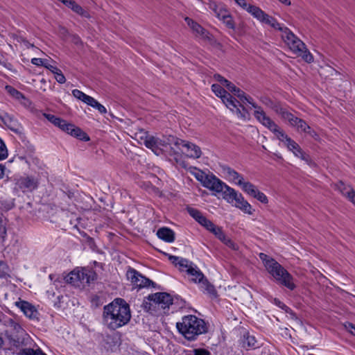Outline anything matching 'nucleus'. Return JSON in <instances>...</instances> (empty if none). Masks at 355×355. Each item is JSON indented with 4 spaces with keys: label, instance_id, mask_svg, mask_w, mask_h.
<instances>
[{
    "label": "nucleus",
    "instance_id": "e2e57ef3",
    "mask_svg": "<svg viewBox=\"0 0 355 355\" xmlns=\"http://www.w3.org/2000/svg\"><path fill=\"white\" fill-rule=\"evenodd\" d=\"M5 169V166L0 164V180L3 178Z\"/></svg>",
    "mask_w": 355,
    "mask_h": 355
},
{
    "label": "nucleus",
    "instance_id": "1a4fd4ad",
    "mask_svg": "<svg viewBox=\"0 0 355 355\" xmlns=\"http://www.w3.org/2000/svg\"><path fill=\"white\" fill-rule=\"evenodd\" d=\"M202 185L212 191L221 193L223 199L224 196L227 193V189L231 188L214 175H207L203 181Z\"/></svg>",
    "mask_w": 355,
    "mask_h": 355
},
{
    "label": "nucleus",
    "instance_id": "c03bdc74",
    "mask_svg": "<svg viewBox=\"0 0 355 355\" xmlns=\"http://www.w3.org/2000/svg\"><path fill=\"white\" fill-rule=\"evenodd\" d=\"M73 11L78 15L89 18L90 17L89 12L85 10L80 5L77 4L73 8Z\"/></svg>",
    "mask_w": 355,
    "mask_h": 355
},
{
    "label": "nucleus",
    "instance_id": "4be33fe9",
    "mask_svg": "<svg viewBox=\"0 0 355 355\" xmlns=\"http://www.w3.org/2000/svg\"><path fill=\"white\" fill-rule=\"evenodd\" d=\"M259 100L263 104H264L265 105L268 106V107H270L271 109H272L275 112L279 114L281 116L282 115V112H284L286 110V109L282 107L279 103L274 102L269 97H268L266 96H261Z\"/></svg>",
    "mask_w": 355,
    "mask_h": 355
},
{
    "label": "nucleus",
    "instance_id": "3c124183",
    "mask_svg": "<svg viewBox=\"0 0 355 355\" xmlns=\"http://www.w3.org/2000/svg\"><path fill=\"white\" fill-rule=\"evenodd\" d=\"M46 59H42V58H34L31 60V63L35 66H43L46 64Z\"/></svg>",
    "mask_w": 355,
    "mask_h": 355
},
{
    "label": "nucleus",
    "instance_id": "5701e85b",
    "mask_svg": "<svg viewBox=\"0 0 355 355\" xmlns=\"http://www.w3.org/2000/svg\"><path fill=\"white\" fill-rule=\"evenodd\" d=\"M157 236L162 240L171 243L175 240L174 232L168 227L159 228L157 232Z\"/></svg>",
    "mask_w": 355,
    "mask_h": 355
},
{
    "label": "nucleus",
    "instance_id": "79ce46f5",
    "mask_svg": "<svg viewBox=\"0 0 355 355\" xmlns=\"http://www.w3.org/2000/svg\"><path fill=\"white\" fill-rule=\"evenodd\" d=\"M236 3L241 6L242 8L245 9L247 12L250 13V9L252 8H258L256 6L248 4L245 0H236Z\"/></svg>",
    "mask_w": 355,
    "mask_h": 355
},
{
    "label": "nucleus",
    "instance_id": "13d9d810",
    "mask_svg": "<svg viewBox=\"0 0 355 355\" xmlns=\"http://www.w3.org/2000/svg\"><path fill=\"white\" fill-rule=\"evenodd\" d=\"M224 86H225L227 88V89L232 93L236 92V90L239 89L237 87H236L233 83H232L229 80H228V83H225V85Z\"/></svg>",
    "mask_w": 355,
    "mask_h": 355
},
{
    "label": "nucleus",
    "instance_id": "9b49d317",
    "mask_svg": "<svg viewBox=\"0 0 355 355\" xmlns=\"http://www.w3.org/2000/svg\"><path fill=\"white\" fill-rule=\"evenodd\" d=\"M250 14L256 18L257 20L260 21L262 23H265L266 24L270 25L271 27L276 30H279V31H282V29L286 26L280 24L276 19L268 15L264 11H263L260 8H252L250 9Z\"/></svg>",
    "mask_w": 355,
    "mask_h": 355
},
{
    "label": "nucleus",
    "instance_id": "20e7f679",
    "mask_svg": "<svg viewBox=\"0 0 355 355\" xmlns=\"http://www.w3.org/2000/svg\"><path fill=\"white\" fill-rule=\"evenodd\" d=\"M96 279L97 275L96 272L87 268H75L65 277V280L68 284L77 288L85 287Z\"/></svg>",
    "mask_w": 355,
    "mask_h": 355
},
{
    "label": "nucleus",
    "instance_id": "6e6552de",
    "mask_svg": "<svg viewBox=\"0 0 355 355\" xmlns=\"http://www.w3.org/2000/svg\"><path fill=\"white\" fill-rule=\"evenodd\" d=\"M227 193L224 196L228 203L232 204L235 207L239 209L245 214L252 215L253 214V209L251 205L244 199L243 195L236 191L233 188L227 189Z\"/></svg>",
    "mask_w": 355,
    "mask_h": 355
},
{
    "label": "nucleus",
    "instance_id": "de8ad7c7",
    "mask_svg": "<svg viewBox=\"0 0 355 355\" xmlns=\"http://www.w3.org/2000/svg\"><path fill=\"white\" fill-rule=\"evenodd\" d=\"M211 232L213 233L220 241V239H224L225 233L221 227L216 226V227Z\"/></svg>",
    "mask_w": 355,
    "mask_h": 355
},
{
    "label": "nucleus",
    "instance_id": "a878e982",
    "mask_svg": "<svg viewBox=\"0 0 355 355\" xmlns=\"http://www.w3.org/2000/svg\"><path fill=\"white\" fill-rule=\"evenodd\" d=\"M161 144V141L154 137H148L144 141L145 146L152 150L156 155H159L160 148L159 146Z\"/></svg>",
    "mask_w": 355,
    "mask_h": 355
},
{
    "label": "nucleus",
    "instance_id": "72a5a7b5",
    "mask_svg": "<svg viewBox=\"0 0 355 355\" xmlns=\"http://www.w3.org/2000/svg\"><path fill=\"white\" fill-rule=\"evenodd\" d=\"M211 90L218 97L220 98L221 100L224 98L223 96L226 97V94H229L224 88L218 84H213L211 85Z\"/></svg>",
    "mask_w": 355,
    "mask_h": 355
},
{
    "label": "nucleus",
    "instance_id": "cd10ccee",
    "mask_svg": "<svg viewBox=\"0 0 355 355\" xmlns=\"http://www.w3.org/2000/svg\"><path fill=\"white\" fill-rule=\"evenodd\" d=\"M200 284V289L204 292L209 294L210 295H216V291L214 286L209 282L207 278L205 277L202 282H198Z\"/></svg>",
    "mask_w": 355,
    "mask_h": 355
},
{
    "label": "nucleus",
    "instance_id": "bb28decb",
    "mask_svg": "<svg viewBox=\"0 0 355 355\" xmlns=\"http://www.w3.org/2000/svg\"><path fill=\"white\" fill-rule=\"evenodd\" d=\"M242 346L246 349H255L258 347V344L254 336L246 333L243 335L242 338Z\"/></svg>",
    "mask_w": 355,
    "mask_h": 355
},
{
    "label": "nucleus",
    "instance_id": "412c9836",
    "mask_svg": "<svg viewBox=\"0 0 355 355\" xmlns=\"http://www.w3.org/2000/svg\"><path fill=\"white\" fill-rule=\"evenodd\" d=\"M1 119L5 125L12 132L16 133H20L21 132V126L13 116L6 114L1 117Z\"/></svg>",
    "mask_w": 355,
    "mask_h": 355
},
{
    "label": "nucleus",
    "instance_id": "473e14b6",
    "mask_svg": "<svg viewBox=\"0 0 355 355\" xmlns=\"http://www.w3.org/2000/svg\"><path fill=\"white\" fill-rule=\"evenodd\" d=\"M189 172L193 174L196 178L200 181L202 184L203 183L204 180H205V178H207V175H205L204 172L196 167H191L190 166L189 168H187Z\"/></svg>",
    "mask_w": 355,
    "mask_h": 355
},
{
    "label": "nucleus",
    "instance_id": "6ab92c4d",
    "mask_svg": "<svg viewBox=\"0 0 355 355\" xmlns=\"http://www.w3.org/2000/svg\"><path fill=\"white\" fill-rule=\"evenodd\" d=\"M185 21L196 35L201 36L202 38H209V33L199 24L189 17H185Z\"/></svg>",
    "mask_w": 355,
    "mask_h": 355
},
{
    "label": "nucleus",
    "instance_id": "4c0bfd02",
    "mask_svg": "<svg viewBox=\"0 0 355 355\" xmlns=\"http://www.w3.org/2000/svg\"><path fill=\"white\" fill-rule=\"evenodd\" d=\"M6 90L12 96H13L16 99L19 100L25 98L24 95L21 92H20L19 91L17 90L16 89L11 86H6Z\"/></svg>",
    "mask_w": 355,
    "mask_h": 355
},
{
    "label": "nucleus",
    "instance_id": "c9c22d12",
    "mask_svg": "<svg viewBox=\"0 0 355 355\" xmlns=\"http://www.w3.org/2000/svg\"><path fill=\"white\" fill-rule=\"evenodd\" d=\"M87 105L96 109L101 114H105L107 112L106 108L93 97Z\"/></svg>",
    "mask_w": 355,
    "mask_h": 355
},
{
    "label": "nucleus",
    "instance_id": "0e129e2a",
    "mask_svg": "<svg viewBox=\"0 0 355 355\" xmlns=\"http://www.w3.org/2000/svg\"><path fill=\"white\" fill-rule=\"evenodd\" d=\"M252 102H254L252 98L246 95L245 98H244V103H248L250 105Z\"/></svg>",
    "mask_w": 355,
    "mask_h": 355
},
{
    "label": "nucleus",
    "instance_id": "49530a36",
    "mask_svg": "<svg viewBox=\"0 0 355 355\" xmlns=\"http://www.w3.org/2000/svg\"><path fill=\"white\" fill-rule=\"evenodd\" d=\"M202 226L205 227L207 230L211 232L216 227V225H214L211 220H208L207 218L202 222L200 224Z\"/></svg>",
    "mask_w": 355,
    "mask_h": 355
},
{
    "label": "nucleus",
    "instance_id": "423d86ee",
    "mask_svg": "<svg viewBox=\"0 0 355 355\" xmlns=\"http://www.w3.org/2000/svg\"><path fill=\"white\" fill-rule=\"evenodd\" d=\"M270 264H267L266 270L272 277L280 284L284 286L291 291L295 288L292 275L276 260L270 261Z\"/></svg>",
    "mask_w": 355,
    "mask_h": 355
},
{
    "label": "nucleus",
    "instance_id": "37998d69",
    "mask_svg": "<svg viewBox=\"0 0 355 355\" xmlns=\"http://www.w3.org/2000/svg\"><path fill=\"white\" fill-rule=\"evenodd\" d=\"M222 21L225 24V26L228 28H230L232 30L235 29V24H234V20L232 19V17L230 14L228 15Z\"/></svg>",
    "mask_w": 355,
    "mask_h": 355
},
{
    "label": "nucleus",
    "instance_id": "ea45409f",
    "mask_svg": "<svg viewBox=\"0 0 355 355\" xmlns=\"http://www.w3.org/2000/svg\"><path fill=\"white\" fill-rule=\"evenodd\" d=\"M252 197L263 204H267L268 202L267 196L259 189L257 190L256 193L253 195Z\"/></svg>",
    "mask_w": 355,
    "mask_h": 355
},
{
    "label": "nucleus",
    "instance_id": "4d7b16f0",
    "mask_svg": "<svg viewBox=\"0 0 355 355\" xmlns=\"http://www.w3.org/2000/svg\"><path fill=\"white\" fill-rule=\"evenodd\" d=\"M46 64L44 65L45 68L50 70L53 73H55L56 71H60V69L58 67L53 66L49 63L48 60H46Z\"/></svg>",
    "mask_w": 355,
    "mask_h": 355
},
{
    "label": "nucleus",
    "instance_id": "338daca9",
    "mask_svg": "<svg viewBox=\"0 0 355 355\" xmlns=\"http://www.w3.org/2000/svg\"><path fill=\"white\" fill-rule=\"evenodd\" d=\"M180 165L184 168H187V166L184 162H180Z\"/></svg>",
    "mask_w": 355,
    "mask_h": 355
},
{
    "label": "nucleus",
    "instance_id": "58836bf2",
    "mask_svg": "<svg viewBox=\"0 0 355 355\" xmlns=\"http://www.w3.org/2000/svg\"><path fill=\"white\" fill-rule=\"evenodd\" d=\"M220 241L228 248L233 250H237L239 247L236 243H235L231 239L227 237L225 234L224 235V239H220Z\"/></svg>",
    "mask_w": 355,
    "mask_h": 355
},
{
    "label": "nucleus",
    "instance_id": "a19ab883",
    "mask_svg": "<svg viewBox=\"0 0 355 355\" xmlns=\"http://www.w3.org/2000/svg\"><path fill=\"white\" fill-rule=\"evenodd\" d=\"M7 235V230L3 220L0 217V242L3 243Z\"/></svg>",
    "mask_w": 355,
    "mask_h": 355
},
{
    "label": "nucleus",
    "instance_id": "774afa93",
    "mask_svg": "<svg viewBox=\"0 0 355 355\" xmlns=\"http://www.w3.org/2000/svg\"><path fill=\"white\" fill-rule=\"evenodd\" d=\"M239 107L242 108V110H243V111H244V112H246V110H245V108L243 105H241V104H239Z\"/></svg>",
    "mask_w": 355,
    "mask_h": 355
},
{
    "label": "nucleus",
    "instance_id": "dca6fc26",
    "mask_svg": "<svg viewBox=\"0 0 355 355\" xmlns=\"http://www.w3.org/2000/svg\"><path fill=\"white\" fill-rule=\"evenodd\" d=\"M15 305L20 309L24 314L30 319H35L37 317V310L27 301L20 300L15 302Z\"/></svg>",
    "mask_w": 355,
    "mask_h": 355
},
{
    "label": "nucleus",
    "instance_id": "2f4dec72",
    "mask_svg": "<svg viewBox=\"0 0 355 355\" xmlns=\"http://www.w3.org/2000/svg\"><path fill=\"white\" fill-rule=\"evenodd\" d=\"M72 94L74 97L82 101L86 104H88L90 101V99L92 98V96L85 94L84 92L77 89H73L72 91Z\"/></svg>",
    "mask_w": 355,
    "mask_h": 355
},
{
    "label": "nucleus",
    "instance_id": "7c9ffc66",
    "mask_svg": "<svg viewBox=\"0 0 355 355\" xmlns=\"http://www.w3.org/2000/svg\"><path fill=\"white\" fill-rule=\"evenodd\" d=\"M213 10L216 17L220 21H223L228 15L230 14L227 9L224 8L221 6L215 5Z\"/></svg>",
    "mask_w": 355,
    "mask_h": 355
},
{
    "label": "nucleus",
    "instance_id": "0eeeda50",
    "mask_svg": "<svg viewBox=\"0 0 355 355\" xmlns=\"http://www.w3.org/2000/svg\"><path fill=\"white\" fill-rule=\"evenodd\" d=\"M43 115L49 122L69 135L82 141H87L89 140V136L73 124L67 123V121L51 114L44 113Z\"/></svg>",
    "mask_w": 355,
    "mask_h": 355
},
{
    "label": "nucleus",
    "instance_id": "ddd939ff",
    "mask_svg": "<svg viewBox=\"0 0 355 355\" xmlns=\"http://www.w3.org/2000/svg\"><path fill=\"white\" fill-rule=\"evenodd\" d=\"M148 299L153 302L155 305H157L158 308L162 309L169 308V306L173 304L172 297L166 293H153L149 295Z\"/></svg>",
    "mask_w": 355,
    "mask_h": 355
},
{
    "label": "nucleus",
    "instance_id": "052dcab7",
    "mask_svg": "<svg viewBox=\"0 0 355 355\" xmlns=\"http://www.w3.org/2000/svg\"><path fill=\"white\" fill-rule=\"evenodd\" d=\"M275 304L279 308L286 310V312H288V309L291 311V309L283 302H282L279 300L275 299Z\"/></svg>",
    "mask_w": 355,
    "mask_h": 355
},
{
    "label": "nucleus",
    "instance_id": "8fccbe9b",
    "mask_svg": "<svg viewBox=\"0 0 355 355\" xmlns=\"http://www.w3.org/2000/svg\"><path fill=\"white\" fill-rule=\"evenodd\" d=\"M259 258L263 261L264 266L266 268L267 264H270V261L275 260L273 258L269 257L267 254L264 253L259 254Z\"/></svg>",
    "mask_w": 355,
    "mask_h": 355
},
{
    "label": "nucleus",
    "instance_id": "f3484780",
    "mask_svg": "<svg viewBox=\"0 0 355 355\" xmlns=\"http://www.w3.org/2000/svg\"><path fill=\"white\" fill-rule=\"evenodd\" d=\"M222 100L223 103L228 107L231 111L234 112L238 117L245 119V114H243L241 109L238 107L239 101H236L230 93L226 94V97L223 96Z\"/></svg>",
    "mask_w": 355,
    "mask_h": 355
},
{
    "label": "nucleus",
    "instance_id": "7ed1b4c3",
    "mask_svg": "<svg viewBox=\"0 0 355 355\" xmlns=\"http://www.w3.org/2000/svg\"><path fill=\"white\" fill-rule=\"evenodd\" d=\"M281 37L289 49L309 63L313 61L312 54L308 51L305 44L299 39L288 28L282 29Z\"/></svg>",
    "mask_w": 355,
    "mask_h": 355
},
{
    "label": "nucleus",
    "instance_id": "6e6d98bb",
    "mask_svg": "<svg viewBox=\"0 0 355 355\" xmlns=\"http://www.w3.org/2000/svg\"><path fill=\"white\" fill-rule=\"evenodd\" d=\"M214 79L219 82L222 85H225V83H228V80L220 76V74H215L214 76Z\"/></svg>",
    "mask_w": 355,
    "mask_h": 355
},
{
    "label": "nucleus",
    "instance_id": "e433bc0d",
    "mask_svg": "<svg viewBox=\"0 0 355 355\" xmlns=\"http://www.w3.org/2000/svg\"><path fill=\"white\" fill-rule=\"evenodd\" d=\"M9 277L8 266L5 262L0 261V279H7Z\"/></svg>",
    "mask_w": 355,
    "mask_h": 355
},
{
    "label": "nucleus",
    "instance_id": "9d476101",
    "mask_svg": "<svg viewBox=\"0 0 355 355\" xmlns=\"http://www.w3.org/2000/svg\"><path fill=\"white\" fill-rule=\"evenodd\" d=\"M126 276L128 279H129L132 284H133L136 288H147L150 286L154 287L155 284L153 281L143 276L132 268H128L126 272Z\"/></svg>",
    "mask_w": 355,
    "mask_h": 355
},
{
    "label": "nucleus",
    "instance_id": "69168bd1",
    "mask_svg": "<svg viewBox=\"0 0 355 355\" xmlns=\"http://www.w3.org/2000/svg\"><path fill=\"white\" fill-rule=\"evenodd\" d=\"M350 326H351V333L354 335H355V326H354L353 324H350Z\"/></svg>",
    "mask_w": 355,
    "mask_h": 355
},
{
    "label": "nucleus",
    "instance_id": "2eb2a0df",
    "mask_svg": "<svg viewBox=\"0 0 355 355\" xmlns=\"http://www.w3.org/2000/svg\"><path fill=\"white\" fill-rule=\"evenodd\" d=\"M254 108L256 109L254 111V115L255 118L265 127L268 128L271 132L273 131V128H270V123H273L274 125H277L269 116H268L263 109L259 106L254 102H252L250 104Z\"/></svg>",
    "mask_w": 355,
    "mask_h": 355
},
{
    "label": "nucleus",
    "instance_id": "f03ea898",
    "mask_svg": "<svg viewBox=\"0 0 355 355\" xmlns=\"http://www.w3.org/2000/svg\"><path fill=\"white\" fill-rule=\"evenodd\" d=\"M176 327L187 340H196L200 335L208 331V326L204 320L194 315H187L176 323Z\"/></svg>",
    "mask_w": 355,
    "mask_h": 355
},
{
    "label": "nucleus",
    "instance_id": "09e8293b",
    "mask_svg": "<svg viewBox=\"0 0 355 355\" xmlns=\"http://www.w3.org/2000/svg\"><path fill=\"white\" fill-rule=\"evenodd\" d=\"M54 74L55 78L58 83L63 84L66 82V78L60 69V71H56Z\"/></svg>",
    "mask_w": 355,
    "mask_h": 355
},
{
    "label": "nucleus",
    "instance_id": "b1692460",
    "mask_svg": "<svg viewBox=\"0 0 355 355\" xmlns=\"http://www.w3.org/2000/svg\"><path fill=\"white\" fill-rule=\"evenodd\" d=\"M19 187L25 191H32L37 187V183L33 178L26 177L19 180Z\"/></svg>",
    "mask_w": 355,
    "mask_h": 355
},
{
    "label": "nucleus",
    "instance_id": "f704fd0d",
    "mask_svg": "<svg viewBox=\"0 0 355 355\" xmlns=\"http://www.w3.org/2000/svg\"><path fill=\"white\" fill-rule=\"evenodd\" d=\"M194 263L187 259L181 258V260L178 262V264L176 267H178L179 270L181 271H186L188 272V270L191 266H192Z\"/></svg>",
    "mask_w": 355,
    "mask_h": 355
},
{
    "label": "nucleus",
    "instance_id": "39448f33",
    "mask_svg": "<svg viewBox=\"0 0 355 355\" xmlns=\"http://www.w3.org/2000/svg\"><path fill=\"white\" fill-rule=\"evenodd\" d=\"M271 127L273 128L272 132L275 134V137L280 141L283 142L287 148L295 155V156L304 160L308 164H311V160L310 156L303 151L297 143L289 137L277 125L270 123V128Z\"/></svg>",
    "mask_w": 355,
    "mask_h": 355
},
{
    "label": "nucleus",
    "instance_id": "bf43d9fd",
    "mask_svg": "<svg viewBox=\"0 0 355 355\" xmlns=\"http://www.w3.org/2000/svg\"><path fill=\"white\" fill-rule=\"evenodd\" d=\"M181 258L182 257H177V256H173V255H168V259L170 260V261L174 264L175 266H178V262L180 261V260H181Z\"/></svg>",
    "mask_w": 355,
    "mask_h": 355
},
{
    "label": "nucleus",
    "instance_id": "c85d7f7f",
    "mask_svg": "<svg viewBox=\"0 0 355 355\" xmlns=\"http://www.w3.org/2000/svg\"><path fill=\"white\" fill-rule=\"evenodd\" d=\"M243 189L244 192L248 193V195L253 196V195L256 193L257 190L258 189L256 186H254L253 184H252L250 182H244L243 180L241 181V184H239Z\"/></svg>",
    "mask_w": 355,
    "mask_h": 355
},
{
    "label": "nucleus",
    "instance_id": "4468645a",
    "mask_svg": "<svg viewBox=\"0 0 355 355\" xmlns=\"http://www.w3.org/2000/svg\"><path fill=\"white\" fill-rule=\"evenodd\" d=\"M282 118L287 120L291 126L296 128L297 132H304L307 129H309V125L305 121L294 116L286 110L284 112H282Z\"/></svg>",
    "mask_w": 355,
    "mask_h": 355
},
{
    "label": "nucleus",
    "instance_id": "f8f14e48",
    "mask_svg": "<svg viewBox=\"0 0 355 355\" xmlns=\"http://www.w3.org/2000/svg\"><path fill=\"white\" fill-rule=\"evenodd\" d=\"M174 145L189 157L199 158L201 156L200 147L193 143L176 139Z\"/></svg>",
    "mask_w": 355,
    "mask_h": 355
},
{
    "label": "nucleus",
    "instance_id": "f257e3e1",
    "mask_svg": "<svg viewBox=\"0 0 355 355\" xmlns=\"http://www.w3.org/2000/svg\"><path fill=\"white\" fill-rule=\"evenodd\" d=\"M130 318V306L122 298H116L103 307V324L110 330H116L125 326Z\"/></svg>",
    "mask_w": 355,
    "mask_h": 355
},
{
    "label": "nucleus",
    "instance_id": "603ef678",
    "mask_svg": "<svg viewBox=\"0 0 355 355\" xmlns=\"http://www.w3.org/2000/svg\"><path fill=\"white\" fill-rule=\"evenodd\" d=\"M26 355H46L40 349L34 350L33 349H27L26 352Z\"/></svg>",
    "mask_w": 355,
    "mask_h": 355
},
{
    "label": "nucleus",
    "instance_id": "a211bd4d",
    "mask_svg": "<svg viewBox=\"0 0 355 355\" xmlns=\"http://www.w3.org/2000/svg\"><path fill=\"white\" fill-rule=\"evenodd\" d=\"M336 188L348 200L355 205V191L349 185H345L343 182H339Z\"/></svg>",
    "mask_w": 355,
    "mask_h": 355
},
{
    "label": "nucleus",
    "instance_id": "a18cd8bd",
    "mask_svg": "<svg viewBox=\"0 0 355 355\" xmlns=\"http://www.w3.org/2000/svg\"><path fill=\"white\" fill-rule=\"evenodd\" d=\"M8 157V150L3 141L0 139V160H3Z\"/></svg>",
    "mask_w": 355,
    "mask_h": 355
},
{
    "label": "nucleus",
    "instance_id": "680f3d73",
    "mask_svg": "<svg viewBox=\"0 0 355 355\" xmlns=\"http://www.w3.org/2000/svg\"><path fill=\"white\" fill-rule=\"evenodd\" d=\"M304 132L308 134L309 135H310L311 137L314 138L315 139H317L318 138V134L315 132V130H312L310 126H309V129H307Z\"/></svg>",
    "mask_w": 355,
    "mask_h": 355
},
{
    "label": "nucleus",
    "instance_id": "c756f323",
    "mask_svg": "<svg viewBox=\"0 0 355 355\" xmlns=\"http://www.w3.org/2000/svg\"><path fill=\"white\" fill-rule=\"evenodd\" d=\"M187 211L189 213V214L198 223L200 224L202 223V222L205 220L206 217H205L197 209L188 207L187 208Z\"/></svg>",
    "mask_w": 355,
    "mask_h": 355
},
{
    "label": "nucleus",
    "instance_id": "864d4df0",
    "mask_svg": "<svg viewBox=\"0 0 355 355\" xmlns=\"http://www.w3.org/2000/svg\"><path fill=\"white\" fill-rule=\"evenodd\" d=\"M235 96H236L241 102L244 103V98H245V93L241 90L239 88L236 90V92L233 93Z\"/></svg>",
    "mask_w": 355,
    "mask_h": 355
},
{
    "label": "nucleus",
    "instance_id": "aec40b11",
    "mask_svg": "<svg viewBox=\"0 0 355 355\" xmlns=\"http://www.w3.org/2000/svg\"><path fill=\"white\" fill-rule=\"evenodd\" d=\"M222 170L230 181L234 182L238 185L241 184V181L243 180V178L241 174L228 166H223Z\"/></svg>",
    "mask_w": 355,
    "mask_h": 355
},
{
    "label": "nucleus",
    "instance_id": "393cba45",
    "mask_svg": "<svg viewBox=\"0 0 355 355\" xmlns=\"http://www.w3.org/2000/svg\"><path fill=\"white\" fill-rule=\"evenodd\" d=\"M187 273L188 275L191 277V281L194 283L202 282V280L205 277L204 274L195 264H193L192 266H191V268H189V269L188 270V272Z\"/></svg>",
    "mask_w": 355,
    "mask_h": 355
},
{
    "label": "nucleus",
    "instance_id": "5fc2aeb1",
    "mask_svg": "<svg viewBox=\"0 0 355 355\" xmlns=\"http://www.w3.org/2000/svg\"><path fill=\"white\" fill-rule=\"evenodd\" d=\"M193 352V355H211L210 352L205 349H195Z\"/></svg>",
    "mask_w": 355,
    "mask_h": 355
}]
</instances>
